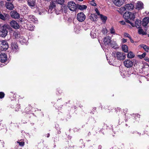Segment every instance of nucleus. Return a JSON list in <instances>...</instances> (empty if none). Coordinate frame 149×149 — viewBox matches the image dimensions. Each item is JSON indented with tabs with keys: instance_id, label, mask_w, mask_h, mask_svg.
<instances>
[{
	"instance_id": "1",
	"label": "nucleus",
	"mask_w": 149,
	"mask_h": 149,
	"mask_svg": "<svg viewBox=\"0 0 149 149\" xmlns=\"http://www.w3.org/2000/svg\"><path fill=\"white\" fill-rule=\"evenodd\" d=\"M124 18L125 19L126 22L130 24L133 26H134V24L129 21V19L134 21L135 19V15L134 13L130 12H126L123 15Z\"/></svg>"
},
{
	"instance_id": "2",
	"label": "nucleus",
	"mask_w": 149,
	"mask_h": 149,
	"mask_svg": "<svg viewBox=\"0 0 149 149\" xmlns=\"http://www.w3.org/2000/svg\"><path fill=\"white\" fill-rule=\"evenodd\" d=\"M10 26L8 25L5 24L1 28V30L0 31V35L2 37H5L7 35L8 29H9Z\"/></svg>"
},
{
	"instance_id": "3",
	"label": "nucleus",
	"mask_w": 149,
	"mask_h": 149,
	"mask_svg": "<svg viewBox=\"0 0 149 149\" xmlns=\"http://www.w3.org/2000/svg\"><path fill=\"white\" fill-rule=\"evenodd\" d=\"M56 1H52L50 3V5L49 6V9L48 10V12L51 13L53 12L54 11L57 15L59 14L60 11H56V10L55 9L56 7Z\"/></svg>"
},
{
	"instance_id": "4",
	"label": "nucleus",
	"mask_w": 149,
	"mask_h": 149,
	"mask_svg": "<svg viewBox=\"0 0 149 149\" xmlns=\"http://www.w3.org/2000/svg\"><path fill=\"white\" fill-rule=\"evenodd\" d=\"M68 6L71 11H74L77 8V4H76L73 1H70L68 2Z\"/></svg>"
},
{
	"instance_id": "5",
	"label": "nucleus",
	"mask_w": 149,
	"mask_h": 149,
	"mask_svg": "<svg viewBox=\"0 0 149 149\" xmlns=\"http://www.w3.org/2000/svg\"><path fill=\"white\" fill-rule=\"evenodd\" d=\"M113 54H114L115 57H116L117 59L118 60H124L125 58V54L123 53H121L118 52L116 53V56L115 54V53L113 52Z\"/></svg>"
},
{
	"instance_id": "6",
	"label": "nucleus",
	"mask_w": 149,
	"mask_h": 149,
	"mask_svg": "<svg viewBox=\"0 0 149 149\" xmlns=\"http://www.w3.org/2000/svg\"><path fill=\"white\" fill-rule=\"evenodd\" d=\"M1 49L3 51H6L8 47V44L7 41L5 40H2L0 45Z\"/></svg>"
},
{
	"instance_id": "7",
	"label": "nucleus",
	"mask_w": 149,
	"mask_h": 149,
	"mask_svg": "<svg viewBox=\"0 0 149 149\" xmlns=\"http://www.w3.org/2000/svg\"><path fill=\"white\" fill-rule=\"evenodd\" d=\"M77 18L78 21L82 22L85 19L86 16L84 13L82 12L77 14Z\"/></svg>"
},
{
	"instance_id": "8",
	"label": "nucleus",
	"mask_w": 149,
	"mask_h": 149,
	"mask_svg": "<svg viewBox=\"0 0 149 149\" xmlns=\"http://www.w3.org/2000/svg\"><path fill=\"white\" fill-rule=\"evenodd\" d=\"M125 66L127 68L132 67L133 65V62L130 60H125L124 61Z\"/></svg>"
},
{
	"instance_id": "9",
	"label": "nucleus",
	"mask_w": 149,
	"mask_h": 149,
	"mask_svg": "<svg viewBox=\"0 0 149 149\" xmlns=\"http://www.w3.org/2000/svg\"><path fill=\"white\" fill-rule=\"evenodd\" d=\"M10 24L11 26L15 29H17L19 28L18 24L14 20L12 21Z\"/></svg>"
},
{
	"instance_id": "10",
	"label": "nucleus",
	"mask_w": 149,
	"mask_h": 149,
	"mask_svg": "<svg viewBox=\"0 0 149 149\" xmlns=\"http://www.w3.org/2000/svg\"><path fill=\"white\" fill-rule=\"evenodd\" d=\"M149 22V18L148 17H146L144 18L143 19L142 25L143 26L145 27V28H147V25Z\"/></svg>"
},
{
	"instance_id": "11",
	"label": "nucleus",
	"mask_w": 149,
	"mask_h": 149,
	"mask_svg": "<svg viewBox=\"0 0 149 149\" xmlns=\"http://www.w3.org/2000/svg\"><path fill=\"white\" fill-rule=\"evenodd\" d=\"M7 59V55L5 54H0V61L2 63L6 62Z\"/></svg>"
},
{
	"instance_id": "12",
	"label": "nucleus",
	"mask_w": 149,
	"mask_h": 149,
	"mask_svg": "<svg viewBox=\"0 0 149 149\" xmlns=\"http://www.w3.org/2000/svg\"><path fill=\"white\" fill-rule=\"evenodd\" d=\"M28 4L32 8L35 7L36 4L35 0H27Z\"/></svg>"
},
{
	"instance_id": "13",
	"label": "nucleus",
	"mask_w": 149,
	"mask_h": 149,
	"mask_svg": "<svg viewBox=\"0 0 149 149\" xmlns=\"http://www.w3.org/2000/svg\"><path fill=\"white\" fill-rule=\"evenodd\" d=\"M11 17L15 19H18L19 17V14L15 11H12L11 12Z\"/></svg>"
},
{
	"instance_id": "14",
	"label": "nucleus",
	"mask_w": 149,
	"mask_h": 149,
	"mask_svg": "<svg viewBox=\"0 0 149 149\" xmlns=\"http://www.w3.org/2000/svg\"><path fill=\"white\" fill-rule=\"evenodd\" d=\"M113 2L115 5L119 7L123 4L124 1L123 0H113Z\"/></svg>"
},
{
	"instance_id": "15",
	"label": "nucleus",
	"mask_w": 149,
	"mask_h": 149,
	"mask_svg": "<svg viewBox=\"0 0 149 149\" xmlns=\"http://www.w3.org/2000/svg\"><path fill=\"white\" fill-rule=\"evenodd\" d=\"M28 19L29 20L35 23H37L38 22L37 19L34 16L32 15H30L28 16Z\"/></svg>"
},
{
	"instance_id": "16",
	"label": "nucleus",
	"mask_w": 149,
	"mask_h": 149,
	"mask_svg": "<svg viewBox=\"0 0 149 149\" xmlns=\"http://www.w3.org/2000/svg\"><path fill=\"white\" fill-rule=\"evenodd\" d=\"M6 6L8 9L10 10H12L14 8L13 4L11 2H6Z\"/></svg>"
},
{
	"instance_id": "17",
	"label": "nucleus",
	"mask_w": 149,
	"mask_h": 149,
	"mask_svg": "<svg viewBox=\"0 0 149 149\" xmlns=\"http://www.w3.org/2000/svg\"><path fill=\"white\" fill-rule=\"evenodd\" d=\"M11 48L12 51L14 52H17L19 49L18 45L15 43L12 44Z\"/></svg>"
},
{
	"instance_id": "18",
	"label": "nucleus",
	"mask_w": 149,
	"mask_h": 149,
	"mask_svg": "<svg viewBox=\"0 0 149 149\" xmlns=\"http://www.w3.org/2000/svg\"><path fill=\"white\" fill-rule=\"evenodd\" d=\"M125 6L126 11L131 10H132L134 7V5L132 3L127 4Z\"/></svg>"
},
{
	"instance_id": "19",
	"label": "nucleus",
	"mask_w": 149,
	"mask_h": 149,
	"mask_svg": "<svg viewBox=\"0 0 149 149\" xmlns=\"http://www.w3.org/2000/svg\"><path fill=\"white\" fill-rule=\"evenodd\" d=\"M136 9L138 10L142 9L143 8V4L140 1H138L137 3Z\"/></svg>"
},
{
	"instance_id": "20",
	"label": "nucleus",
	"mask_w": 149,
	"mask_h": 149,
	"mask_svg": "<svg viewBox=\"0 0 149 149\" xmlns=\"http://www.w3.org/2000/svg\"><path fill=\"white\" fill-rule=\"evenodd\" d=\"M111 38L109 36H108L104 38V43H106L109 45V42L111 41Z\"/></svg>"
},
{
	"instance_id": "21",
	"label": "nucleus",
	"mask_w": 149,
	"mask_h": 149,
	"mask_svg": "<svg viewBox=\"0 0 149 149\" xmlns=\"http://www.w3.org/2000/svg\"><path fill=\"white\" fill-rule=\"evenodd\" d=\"M111 47L114 49L117 48L118 47V45L114 41H111L109 42Z\"/></svg>"
},
{
	"instance_id": "22",
	"label": "nucleus",
	"mask_w": 149,
	"mask_h": 149,
	"mask_svg": "<svg viewBox=\"0 0 149 149\" xmlns=\"http://www.w3.org/2000/svg\"><path fill=\"white\" fill-rule=\"evenodd\" d=\"M141 20L137 19L135 22V25L134 26L137 28H140V27L141 25Z\"/></svg>"
},
{
	"instance_id": "23",
	"label": "nucleus",
	"mask_w": 149,
	"mask_h": 149,
	"mask_svg": "<svg viewBox=\"0 0 149 149\" xmlns=\"http://www.w3.org/2000/svg\"><path fill=\"white\" fill-rule=\"evenodd\" d=\"M87 8V6L85 5H81L77 4V8L81 10L86 9Z\"/></svg>"
},
{
	"instance_id": "24",
	"label": "nucleus",
	"mask_w": 149,
	"mask_h": 149,
	"mask_svg": "<svg viewBox=\"0 0 149 149\" xmlns=\"http://www.w3.org/2000/svg\"><path fill=\"white\" fill-rule=\"evenodd\" d=\"M141 47L143 48L147 52L149 51V47L145 45H140Z\"/></svg>"
},
{
	"instance_id": "25",
	"label": "nucleus",
	"mask_w": 149,
	"mask_h": 149,
	"mask_svg": "<svg viewBox=\"0 0 149 149\" xmlns=\"http://www.w3.org/2000/svg\"><path fill=\"white\" fill-rule=\"evenodd\" d=\"M122 50L125 52H128V47L127 46L125 45H123L122 46Z\"/></svg>"
},
{
	"instance_id": "26",
	"label": "nucleus",
	"mask_w": 149,
	"mask_h": 149,
	"mask_svg": "<svg viewBox=\"0 0 149 149\" xmlns=\"http://www.w3.org/2000/svg\"><path fill=\"white\" fill-rule=\"evenodd\" d=\"M97 16L95 14H92L90 17V18L92 20L95 21L96 20V19L97 18Z\"/></svg>"
},
{
	"instance_id": "27",
	"label": "nucleus",
	"mask_w": 149,
	"mask_h": 149,
	"mask_svg": "<svg viewBox=\"0 0 149 149\" xmlns=\"http://www.w3.org/2000/svg\"><path fill=\"white\" fill-rule=\"evenodd\" d=\"M100 16L101 19L102 21L103 22H105L107 19V17L102 14H101Z\"/></svg>"
},
{
	"instance_id": "28",
	"label": "nucleus",
	"mask_w": 149,
	"mask_h": 149,
	"mask_svg": "<svg viewBox=\"0 0 149 149\" xmlns=\"http://www.w3.org/2000/svg\"><path fill=\"white\" fill-rule=\"evenodd\" d=\"M35 26L33 24H29L28 25V29L30 31H33L34 30Z\"/></svg>"
},
{
	"instance_id": "29",
	"label": "nucleus",
	"mask_w": 149,
	"mask_h": 149,
	"mask_svg": "<svg viewBox=\"0 0 149 149\" xmlns=\"http://www.w3.org/2000/svg\"><path fill=\"white\" fill-rule=\"evenodd\" d=\"M134 56V55L132 52H128L127 55V57L129 58H133Z\"/></svg>"
},
{
	"instance_id": "30",
	"label": "nucleus",
	"mask_w": 149,
	"mask_h": 149,
	"mask_svg": "<svg viewBox=\"0 0 149 149\" xmlns=\"http://www.w3.org/2000/svg\"><path fill=\"white\" fill-rule=\"evenodd\" d=\"M90 35L91 38H96V34L95 33V31H93L91 32Z\"/></svg>"
},
{
	"instance_id": "31",
	"label": "nucleus",
	"mask_w": 149,
	"mask_h": 149,
	"mask_svg": "<svg viewBox=\"0 0 149 149\" xmlns=\"http://www.w3.org/2000/svg\"><path fill=\"white\" fill-rule=\"evenodd\" d=\"M56 1L58 4H59L61 5H63L64 4L65 2L64 0H56Z\"/></svg>"
},
{
	"instance_id": "32",
	"label": "nucleus",
	"mask_w": 149,
	"mask_h": 149,
	"mask_svg": "<svg viewBox=\"0 0 149 149\" xmlns=\"http://www.w3.org/2000/svg\"><path fill=\"white\" fill-rule=\"evenodd\" d=\"M17 143L19 144V146H23L24 144V143L22 139L20 140H18Z\"/></svg>"
},
{
	"instance_id": "33",
	"label": "nucleus",
	"mask_w": 149,
	"mask_h": 149,
	"mask_svg": "<svg viewBox=\"0 0 149 149\" xmlns=\"http://www.w3.org/2000/svg\"><path fill=\"white\" fill-rule=\"evenodd\" d=\"M138 30V33L139 34H142L143 35L145 34V32L143 31V29H142L141 28H139Z\"/></svg>"
},
{
	"instance_id": "34",
	"label": "nucleus",
	"mask_w": 149,
	"mask_h": 149,
	"mask_svg": "<svg viewBox=\"0 0 149 149\" xmlns=\"http://www.w3.org/2000/svg\"><path fill=\"white\" fill-rule=\"evenodd\" d=\"M24 19L23 18H19L18 20V22L21 24L24 23Z\"/></svg>"
},
{
	"instance_id": "35",
	"label": "nucleus",
	"mask_w": 149,
	"mask_h": 149,
	"mask_svg": "<svg viewBox=\"0 0 149 149\" xmlns=\"http://www.w3.org/2000/svg\"><path fill=\"white\" fill-rule=\"evenodd\" d=\"M120 11L122 13H123L125 11H126V8L125 7V6L124 7H121L120 8Z\"/></svg>"
},
{
	"instance_id": "36",
	"label": "nucleus",
	"mask_w": 149,
	"mask_h": 149,
	"mask_svg": "<svg viewBox=\"0 0 149 149\" xmlns=\"http://www.w3.org/2000/svg\"><path fill=\"white\" fill-rule=\"evenodd\" d=\"M102 32L104 34H107V30L106 28H103L102 29Z\"/></svg>"
},
{
	"instance_id": "37",
	"label": "nucleus",
	"mask_w": 149,
	"mask_h": 149,
	"mask_svg": "<svg viewBox=\"0 0 149 149\" xmlns=\"http://www.w3.org/2000/svg\"><path fill=\"white\" fill-rule=\"evenodd\" d=\"M110 33L111 34H114L115 33V31L113 27H112L110 29Z\"/></svg>"
},
{
	"instance_id": "38",
	"label": "nucleus",
	"mask_w": 149,
	"mask_h": 149,
	"mask_svg": "<svg viewBox=\"0 0 149 149\" xmlns=\"http://www.w3.org/2000/svg\"><path fill=\"white\" fill-rule=\"evenodd\" d=\"M5 94L3 92H0V98L2 99L4 97Z\"/></svg>"
},
{
	"instance_id": "39",
	"label": "nucleus",
	"mask_w": 149,
	"mask_h": 149,
	"mask_svg": "<svg viewBox=\"0 0 149 149\" xmlns=\"http://www.w3.org/2000/svg\"><path fill=\"white\" fill-rule=\"evenodd\" d=\"M0 19L3 20H5V18L4 16L1 14V13L0 12Z\"/></svg>"
},
{
	"instance_id": "40",
	"label": "nucleus",
	"mask_w": 149,
	"mask_h": 149,
	"mask_svg": "<svg viewBox=\"0 0 149 149\" xmlns=\"http://www.w3.org/2000/svg\"><path fill=\"white\" fill-rule=\"evenodd\" d=\"M124 35L125 36L128 38H130L131 37L129 34L126 33H124Z\"/></svg>"
},
{
	"instance_id": "41",
	"label": "nucleus",
	"mask_w": 149,
	"mask_h": 149,
	"mask_svg": "<svg viewBox=\"0 0 149 149\" xmlns=\"http://www.w3.org/2000/svg\"><path fill=\"white\" fill-rule=\"evenodd\" d=\"M146 54V52L143 53L142 55L140 56V57L141 58H143L145 57Z\"/></svg>"
},
{
	"instance_id": "42",
	"label": "nucleus",
	"mask_w": 149,
	"mask_h": 149,
	"mask_svg": "<svg viewBox=\"0 0 149 149\" xmlns=\"http://www.w3.org/2000/svg\"><path fill=\"white\" fill-rule=\"evenodd\" d=\"M91 5L93 6H95L96 5V3L94 2V1H92L91 2Z\"/></svg>"
},
{
	"instance_id": "43",
	"label": "nucleus",
	"mask_w": 149,
	"mask_h": 149,
	"mask_svg": "<svg viewBox=\"0 0 149 149\" xmlns=\"http://www.w3.org/2000/svg\"><path fill=\"white\" fill-rule=\"evenodd\" d=\"M67 7H65L63 9V12H64V13H66L67 12Z\"/></svg>"
},
{
	"instance_id": "44",
	"label": "nucleus",
	"mask_w": 149,
	"mask_h": 149,
	"mask_svg": "<svg viewBox=\"0 0 149 149\" xmlns=\"http://www.w3.org/2000/svg\"><path fill=\"white\" fill-rule=\"evenodd\" d=\"M95 11H96L97 14L99 15H100L101 14H100L99 11L97 8L95 9Z\"/></svg>"
},
{
	"instance_id": "45",
	"label": "nucleus",
	"mask_w": 149,
	"mask_h": 149,
	"mask_svg": "<svg viewBox=\"0 0 149 149\" xmlns=\"http://www.w3.org/2000/svg\"><path fill=\"white\" fill-rule=\"evenodd\" d=\"M119 22L122 25H125V22L124 21H120Z\"/></svg>"
},
{
	"instance_id": "46",
	"label": "nucleus",
	"mask_w": 149,
	"mask_h": 149,
	"mask_svg": "<svg viewBox=\"0 0 149 149\" xmlns=\"http://www.w3.org/2000/svg\"><path fill=\"white\" fill-rule=\"evenodd\" d=\"M102 146L100 145H99L98 146V149H101L102 148Z\"/></svg>"
},
{
	"instance_id": "47",
	"label": "nucleus",
	"mask_w": 149,
	"mask_h": 149,
	"mask_svg": "<svg viewBox=\"0 0 149 149\" xmlns=\"http://www.w3.org/2000/svg\"><path fill=\"white\" fill-rule=\"evenodd\" d=\"M123 43H124L125 42H127V40L126 39H123Z\"/></svg>"
},
{
	"instance_id": "48",
	"label": "nucleus",
	"mask_w": 149,
	"mask_h": 149,
	"mask_svg": "<svg viewBox=\"0 0 149 149\" xmlns=\"http://www.w3.org/2000/svg\"><path fill=\"white\" fill-rule=\"evenodd\" d=\"M145 60L146 61H149V58H146Z\"/></svg>"
},
{
	"instance_id": "49",
	"label": "nucleus",
	"mask_w": 149,
	"mask_h": 149,
	"mask_svg": "<svg viewBox=\"0 0 149 149\" xmlns=\"http://www.w3.org/2000/svg\"><path fill=\"white\" fill-rule=\"evenodd\" d=\"M120 110V109L119 108H116V109H115L116 111H117V112H118V111H119Z\"/></svg>"
},
{
	"instance_id": "50",
	"label": "nucleus",
	"mask_w": 149,
	"mask_h": 149,
	"mask_svg": "<svg viewBox=\"0 0 149 149\" xmlns=\"http://www.w3.org/2000/svg\"><path fill=\"white\" fill-rule=\"evenodd\" d=\"M130 40V41H131V42H132V43H134V41H133V40L132 39V38H131V37H130V38H129Z\"/></svg>"
},
{
	"instance_id": "51",
	"label": "nucleus",
	"mask_w": 149,
	"mask_h": 149,
	"mask_svg": "<svg viewBox=\"0 0 149 149\" xmlns=\"http://www.w3.org/2000/svg\"><path fill=\"white\" fill-rule=\"evenodd\" d=\"M3 1H1L0 2V5L3 6Z\"/></svg>"
},
{
	"instance_id": "52",
	"label": "nucleus",
	"mask_w": 149,
	"mask_h": 149,
	"mask_svg": "<svg viewBox=\"0 0 149 149\" xmlns=\"http://www.w3.org/2000/svg\"><path fill=\"white\" fill-rule=\"evenodd\" d=\"M136 115L137 117H139V118H140V115H139L138 114H137Z\"/></svg>"
},
{
	"instance_id": "53",
	"label": "nucleus",
	"mask_w": 149,
	"mask_h": 149,
	"mask_svg": "<svg viewBox=\"0 0 149 149\" xmlns=\"http://www.w3.org/2000/svg\"><path fill=\"white\" fill-rule=\"evenodd\" d=\"M63 106V105H61V107H58V109H61V108Z\"/></svg>"
},
{
	"instance_id": "54",
	"label": "nucleus",
	"mask_w": 149,
	"mask_h": 149,
	"mask_svg": "<svg viewBox=\"0 0 149 149\" xmlns=\"http://www.w3.org/2000/svg\"><path fill=\"white\" fill-rule=\"evenodd\" d=\"M50 136V134L49 133H48L47 136V137H49Z\"/></svg>"
},
{
	"instance_id": "55",
	"label": "nucleus",
	"mask_w": 149,
	"mask_h": 149,
	"mask_svg": "<svg viewBox=\"0 0 149 149\" xmlns=\"http://www.w3.org/2000/svg\"><path fill=\"white\" fill-rule=\"evenodd\" d=\"M43 13L42 12H40L39 13V14L40 15H42V13Z\"/></svg>"
},
{
	"instance_id": "56",
	"label": "nucleus",
	"mask_w": 149,
	"mask_h": 149,
	"mask_svg": "<svg viewBox=\"0 0 149 149\" xmlns=\"http://www.w3.org/2000/svg\"><path fill=\"white\" fill-rule=\"evenodd\" d=\"M61 132L59 130L58 131V134H60Z\"/></svg>"
},
{
	"instance_id": "57",
	"label": "nucleus",
	"mask_w": 149,
	"mask_h": 149,
	"mask_svg": "<svg viewBox=\"0 0 149 149\" xmlns=\"http://www.w3.org/2000/svg\"><path fill=\"white\" fill-rule=\"evenodd\" d=\"M88 135H91V132H89L88 133Z\"/></svg>"
},
{
	"instance_id": "58",
	"label": "nucleus",
	"mask_w": 149,
	"mask_h": 149,
	"mask_svg": "<svg viewBox=\"0 0 149 149\" xmlns=\"http://www.w3.org/2000/svg\"><path fill=\"white\" fill-rule=\"evenodd\" d=\"M7 1H12V0H7Z\"/></svg>"
},
{
	"instance_id": "59",
	"label": "nucleus",
	"mask_w": 149,
	"mask_h": 149,
	"mask_svg": "<svg viewBox=\"0 0 149 149\" xmlns=\"http://www.w3.org/2000/svg\"><path fill=\"white\" fill-rule=\"evenodd\" d=\"M43 10V12H44L45 11V9H44Z\"/></svg>"
},
{
	"instance_id": "60",
	"label": "nucleus",
	"mask_w": 149,
	"mask_h": 149,
	"mask_svg": "<svg viewBox=\"0 0 149 149\" xmlns=\"http://www.w3.org/2000/svg\"><path fill=\"white\" fill-rule=\"evenodd\" d=\"M45 1H50V0H45Z\"/></svg>"
},
{
	"instance_id": "61",
	"label": "nucleus",
	"mask_w": 149,
	"mask_h": 149,
	"mask_svg": "<svg viewBox=\"0 0 149 149\" xmlns=\"http://www.w3.org/2000/svg\"><path fill=\"white\" fill-rule=\"evenodd\" d=\"M130 149H133V148H131Z\"/></svg>"
},
{
	"instance_id": "62",
	"label": "nucleus",
	"mask_w": 149,
	"mask_h": 149,
	"mask_svg": "<svg viewBox=\"0 0 149 149\" xmlns=\"http://www.w3.org/2000/svg\"><path fill=\"white\" fill-rule=\"evenodd\" d=\"M92 1H94V0H91Z\"/></svg>"
},
{
	"instance_id": "63",
	"label": "nucleus",
	"mask_w": 149,
	"mask_h": 149,
	"mask_svg": "<svg viewBox=\"0 0 149 149\" xmlns=\"http://www.w3.org/2000/svg\"><path fill=\"white\" fill-rule=\"evenodd\" d=\"M55 146H56V145H55L54 146V147H55Z\"/></svg>"
},
{
	"instance_id": "64",
	"label": "nucleus",
	"mask_w": 149,
	"mask_h": 149,
	"mask_svg": "<svg viewBox=\"0 0 149 149\" xmlns=\"http://www.w3.org/2000/svg\"><path fill=\"white\" fill-rule=\"evenodd\" d=\"M124 1V0H123Z\"/></svg>"
}]
</instances>
